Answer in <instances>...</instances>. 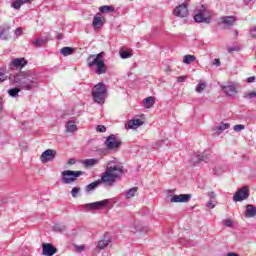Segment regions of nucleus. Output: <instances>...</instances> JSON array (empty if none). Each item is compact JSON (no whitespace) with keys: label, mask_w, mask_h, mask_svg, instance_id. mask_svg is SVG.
Instances as JSON below:
<instances>
[{"label":"nucleus","mask_w":256,"mask_h":256,"mask_svg":"<svg viewBox=\"0 0 256 256\" xmlns=\"http://www.w3.org/2000/svg\"><path fill=\"white\" fill-rule=\"evenodd\" d=\"M57 253V248L51 243L42 244V255L44 256H54Z\"/></svg>","instance_id":"4468645a"},{"label":"nucleus","mask_w":256,"mask_h":256,"mask_svg":"<svg viewBox=\"0 0 256 256\" xmlns=\"http://www.w3.org/2000/svg\"><path fill=\"white\" fill-rule=\"evenodd\" d=\"M212 65H215V67H221V60H219V58H215Z\"/></svg>","instance_id":"37998d69"},{"label":"nucleus","mask_w":256,"mask_h":256,"mask_svg":"<svg viewBox=\"0 0 256 256\" xmlns=\"http://www.w3.org/2000/svg\"><path fill=\"white\" fill-rule=\"evenodd\" d=\"M85 172L83 171H72V170H64L62 171V183L65 185H71V183H75L78 177L84 175Z\"/></svg>","instance_id":"39448f33"},{"label":"nucleus","mask_w":256,"mask_h":256,"mask_svg":"<svg viewBox=\"0 0 256 256\" xmlns=\"http://www.w3.org/2000/svg\"><path fill=\"white\" fill-rule=\"evenodd\" d=\"M195 59V55H185L183 58V63H185V65H191Z\"/></svg>","instance_id":"72a5a7b5"},{"label":"nucleus","mask_w":256,"mask_h":256,"mask_svg":"<svg viewBox=\"0 0 256 256\" xmlns=\"http://www.w3.org/2000/svg\"><path fill=\"white\" fill-rule=\"evenodd\" d=\"M185 79H187V76H179V77H177L178 83H184Z\"/></svg>","instance_id":"49530a36"},{"label":"nucleus","mask_w":256,"mask_h":256,"mask_svg":"<svg viewBox=\"0 0 256 256\" xmlns=\"http://www.w3.org/2000/svg\"><path fill=\"white\" fill-rule=\"evenodd\" d=\"M230 51H233V49H230Z\"/></svg>","instance_id":"680f3d73"},{"label":"nucleus","mask_w":256,"mask_h":256,"mask_svg":"<svg viewBox=\"0 0 256 256\" xmlns=\"http://www.w3.org/2000/svg\"><path fill=\"white\" fill-rule=\"evenodd\" d=\"M245 5H251V3H255V0H244Z\"/></svg>","instance_id":"603ef678"},{"label":"nucleus","mask_w":256,"mask_h":256,"mask_svg":"<svg viewBox=\"0 0 256 256\" xmlns=\"http://www.w3.org/2000/svg\"><path fill=\"white\" fill-rule=\"evenodd\" d=\"M222 91H224L226 95H229V97H233V95L237 93L235 86H224L222 87Z\"/></svg>","instance_id":"5701e85b"},{"label":"nucleus","mask_w":256,"mask_h":256,"mask_svg":"<svg viewBox=\"0 0 256 256\" xmlns=\"http://www.w3.org/2000/svg\"><path fill=\"white\" fill-rule=\"evenodd\" d=\"M75 50L72 47H63L60 49V54L63 55L64 57H68V55H73Z\"/></svg>","instance_id":"cd10ccee"},{"label":"nucleus","mask_w":256,"mask_h":256,"mask_svg":"<svg viewBox=\"0 0 256 256\" xmlns=\"http://www.w3.org/2000/svg\"><path fill=\"white\" fill-rule=\"evenodd\" d=\"M244 99H256V92L245 93Z\"/></svg>","instance_id":"4c0bfd02"},{"label":"nucleus","mask_w":256,"mask_h":256,"mask_svg":"<svg viewBox=\"0 0 256 256\" xmlns=\"http://www.w3.org/2000/svg\"><path fill=\"white\" fill-rule=\"evenodd\" d=\"M143 103H144L145 109H151V107L155 105V97L153 96L147 97L143 100Z\"/></svg>","instance_id":"b1692460"},{"label":"nucleus","mask_w":256,"mask_h":256,"mask_svg":"<svg viewBox=\"0 0 256 256\" xmlns=\"http://www.w3.org/2000/svg\"><path fill=\"white\" fill-rule=\"evenodd\" d=\"M47 43V38H37L36 40L32 41L34 47H43Z\"/></svg>","instance_id":"c756f323"},{"label":"nucleus","mask_w":256,"mask_h":256,"mask_svg":"<svg viewBox=\"0 0 256 256\" xmlns=\"http://www.w3.org/2000/svg\"><path fill=\"white\" fill-rule=\"evenodd\" d=\"M20 147H23L24 151H27V142L20 144Z\"/></svg>","instance_id":"864d4df0"},{"label":"nucleus","mask_w":256,"mask_h":256,"mask_svg":"<svg viewBox=\"0 0 256 256\" xmlns=\"http://www.w3.org/2000/svg\"><path fill=\"white\" fill-rule=\"evenodd\" d=\"M7 79H8L7 74H5V72L0 71V83L7 81Z\"/></svg>","instance_id":"a19ab883"},{"label":"nucleus","mask_w":256,"mask_h":256,"mask_svg":"<svg viewBox=\"0 0 256 256\" xmlns=\"http://www.w3.org/2000/svg\"><path fill=\"white\" fill-rule=\"evenodd\" d=\"M206 207H208V209H215V204L210 200L207 202Z\"/></svg>","instance_id":"a18cd8bd"},{"label":"nucleus","mask_w":256,"mask_h":256,"mask_svg":"<svg viewBox=\"0 0 256 256\" xmlns=\"http://www.w3.org/2000/svg\"><path fill=\"white\" fill-rule=\"evenodd\" d=\"M222 224L225 227H233V220L231 218H226L225 220L222 221Z\"/></svg>","instance_id":"c9c22d12"},{"label":"nucleus","mask_w":256,"mask_h":256,"mask_svg":"<svg viewBox=\"0 0 256 256\" xmlns=\"http://www.w3.org/2000/svg\"><path fill=\"white\" fill-rule=\"evenodd\" d=\"M250 35L252 39H256V26L250 29Z\"/></svg>","instance_id":"79ce46f5"},{"label":"nucleus","mask_w":256,"mask_h":256,"mask_svg":"<svg viewBox=\"0 0 256 256\" xmlns=\"http://www.w3.org/2000/svg\"><path fill=\"white\" fill-rule=\"evenodd\" d=\"M123 175V165L117 163L115 160H111L107 163L106 170L101 174V179L94 181L86 186V193L95 191L98 186L103 183L105 187H113L117 179H120Z\"/></svg>","instance_id":"f03ea898"},{"label":"nucleus","mask_w":256,"mask_h":256,"mask_svg":"<svg viewBox=\"0 0 256 256\" xmlns=\"http://www.w3.org/2000/svg\"><path fill=\"white\" fill-rule=\"evenodd\" d=\"M235 35H239V32L237 30L235 31Z\"/></svg>","instance_id":"052dcab7"},{"label":"nucleus","mask_w":256,"mask_h":256,"mask_svg":"<svg viewBox=\"0 0 256 256\" xmlns=\"http://www.w3.org/2000/svg\"><path fill=\"white\" fill-rule=\"evenodd\" d=\"M55 157H57V151L47 149L41 154L40 161L41 163H49L50 161H53Z\"/></svg>","instance_id":"9d476101"},{"label":"nucleus","mask_w":256,"mask_h":256,"mask_svg":"<svg viewBox=\"0 0 256 256\" xmlns=\"http://www.w3.org/2000/svg\"><path fill=\"white\" fill-rule=\"evenodd\" d=\"M191 194L173 195L170 199L171 203H189L191 201Z\"/></svg>","instance_id":"f8f14e48"},{"label":"nucleus","mask_w":256,"mask_h":256,"mask_svg":"<svg viewBox=\"0 0 256 256\" xmlns=\"http://www.w3.org/2000/svg\"><path fill=\"white\" fill-rule=\"evenodd\" d=\"M15 35H17L18 37H21L23 35V29L21 27L17 28L15 30Z\"/></svg>","instance_id":"c03bdc74"},{"label":"nucleus","mask_w":256,"mask_h":256,"mask_svg":"<svg viewBox=\"0 0 256 256\" xmlns=\"http://www.w3.org/2000/svg\"><path fill=\"white\" fill-rule=\"evenodd\" d=\"M3 203H7V199L3 198V196H0V205Z\"/></svg>","instance_id":"5fc2aeb1"},{"label":"nucleus","mask_w":256,"mask_h":256,"mask_svg":"<svg viewBox=\"0 0 256 256\" xmlns=\"http://www.w3.org/2000/svg\"><path fill=\"white\" fill-rule=\"evenodd\" d=\"M100 13H113L115 11L114 6L104 5L99 8Z\"/></svg>","instance_id":"7c9ffc66"},{"label":"nucleus","mask_w":256,"mask_h":256,"mask_svg":"<svg viewBox=\"0 0 256 256\" xmlns=\"http://www.w3.org/2000/svg\"><path fill=\"white\" fill-rule=\"evenodd\" d=\"M9 29H11L10 27H2L1 31H0V39H2V41H7V39H9Z\"/></svg>","instance_id":"a878e982"},{"label":"nucleus","mask_w":256,"mask_h":256,"mask_svg":"<svg viewBox=\"0 0 256 256\" xmlns=\"http://www.w3.org/2000/svg\"><path fill=\"white\" fill-rule=\"evenodd\" d=\"M226 256H239L237 253L229 252Z\"/></svg>","instance_id":"4d7b16f0"},{"label":"nucleus","mask_w":256,"mask_h":256,"mask_svg":"<svg viewBox=\"0 0 256 256\" xmlns=\"http://www.w3.org/2000/svg\"><path fill=\"white\" fill-rule=\"evenodd\" d=\"M163 145V141H159L155 143V149H159V147H161Z\"/></svg>","instance_id":"de8ad7c7"},{"label":"nucleus","mask_w":256,"mask_h":256,"mask_svg":"<svg viewBox=\"0 0 256 256\" xmlns=\"http://www.w3.org/2000/svg\"><path fill=\"white\" fill-rule=\"evenodd\" d=\"M11 85L15 88L8 90L10 97H17L22 91H33L39 87V76L31 70L20 71L16 74H10L8 77Z\"/></svg>","instance_id":"f257e3e1"},{"label":"nucleus","mask_w":256,"mask_h":256,"mask_svg":"<svg viewBox=\"0 0 256 256\" xmlns=\"http://www.w3.org/2000/svg\"><path fill=\"white\" fill-rule=\"evenodd\" d=\"M196 23H211L210 17H205V11L201 10L194 16Z\"/></svg>","instance_id":"f3484780"},{"label":"nucleus","mask_w":256,"mask_h":256,"mask_svg":"<svg viewBox=\"0 0 256 256\" xmlns=\"http://www.w3.org/2000/svg\"><path fill=\"white\" fill-rule=\"evenodd\" d=\"M76 162L77 161L75 159L71 158L68 160V165H75Z\"/></svg>","instance_id":"3c124183"},{"label":"nucleus","mask_w":256,"mask_h":256,"mask_svg":"<svg viewBox=\"0 0 256 256\" xmlns=\"http://www.w3.org/2000/svg\"><path fill=\"white\" fill-rule=\"evenodd\" d=\"M137 189V187H133L127 190L125 194V199H133V197H135V195L137 194Z\"/></svg>","instance_id":"c85d7f7f"},{"label":"nucleus","mask_w":256,"mask_h":256,"mask_svg":"<svg viewBox=\"0 0 256 256\" xmlns=\"http://www.w3.org/2000/svg\"><path fill=\"white\" fill-rule=\"evenodd\" d=\"M120 57L121 59H129V57H133V53L129 51H123L122 53H120Z\"/></svg>","instance_id":"f704fd0d"},{"label":"nucleus","mask_w":256,"mask_h":256,"mask_svg":"<svg viewBox=\"0 0 256 256\" xmlns=\"http://www.w3.org/2000/svg\"><path fill=\"white\" fill-rule=\"evenodd\" d=\"M255 82V76H251L247 79V83H254Z\"/></svg>","instance_id":"8fccbe9b"},{"label":"nucleus","mask_w":256,"mask_h":256,"mask_svg":"<svg viewBox=\"0 0 256 256\" xmlns=\"http://www.w3.org/2000/svg\"><path fill=\"white\" fill-rule=\"evenodd\" d=\"M203 161L204 163H207L209 161V154L207 151L201 152V153H194L191 155L189 162L192 165H197V163H201Z\"/></svg>","instance_id":"6e6552de"},{"label":"nucleus","mask_w":256,"mask_h":256,"mask_svg":"<svg viewBox=\"0 0 256 256\" xmlns=\"http://www.w3.org/2000/svg\"><path fill=\"white\" fill-rule=\"evenodd\" d=\"M229 127H231L229 123L217 124L212 128V135L214 137H219V135H221V133H223V131H225L226 129H229Z\"/></svg>","instance_id":"ddd939ff"},{"label":"nucleus","mask_w":256,"mask_h":256,"mask_svg":"<svg viewBox=\"0 0 256 256\" xmlns=\"http://www.w3.org/2000/svg\"><path fill=\"white\" fill-rule=\"evenodd\" d=\"M233 129H234V131H235L236 133H239V131H243V129H245V125H243V124H238V125H235V126L233 127Z\"/></svg>","instance_id":"58836bf2"},{"label":"nucleus","mask_w":256,"mask_h":256,"mask_svg":"<svg viewBox=\"0 0 256 256\" xmlns=\"http://www.w3.org/2000/svg\"><path fill=\"white\" fill-rule=\"evenodd\" d=\"M1 109H3V104H1V102H0V111H1Z\"/></svg>","instance_id":"bf43d9fd"},{"label":"nucleus","mask_w":256,"mask_h":256,"mask_svg":"<svg viewBox=\"0 0 256 256\" xmlns=\"http://www.w3.org/2000/svg\"><path fill=\"white\" fill-rule=\"evenodd\" d=\"M235 21L234 16H223L220 18L218 25H222L223 29H231L235 25Z\"/></svg>","instance_id":"9b49d317"},{"label":"nucleus","mask_w":256,"mask_h":256,"mask_svg":"<svg viewBox=\"0 0 256 256\" xmlns=\"http://www.w3.org/2000/svg\"><path fill=\"white\" fill-rule=\"evenodd\" d=\"M175 17H187L189 15V9L187 8V4L179 5L174 9Z\"/></svg>","instance_id":"dca6fc26"},{"label":"nucleus","mask_w":256,"mask_h":256,"mask_svg":"<svg viewBox=\"0 0 256 256\" xmlns=\"http://www.w3.org/2000/svg\"><path fill=\"white\" fill-rule=\"evenodd\" d=\"M208 196L210 197V199H215V197H217V194H215V192H209Z\"/></svg>","instance_id":"09e8293b"},{"label":"nucleus","mask_w":256,"mask_h":256,"mask_svg":"<svg viewBox=\"0 0 256 256\" xmlns=\"http://www.w3.org/2000/svg\"><path fill=\"white\" fill-rule=\"evenodd\" d=\"M109 199L88 203L83 206V209H86V211H97L99 209H104V207H107L109 204Z\"/></svg>","instance_id":"0eeeda50"},{"label":"nucleus","mask_w":256,"mask_h":256,"mask_svg":"<svg viewBox=\"0 0 256 256\" xmlns=\"http://www.w3.org/2000/svg\"><path fill=\"white\" fill-rule=\"evenodd\" d=\"M99 159L90 158L82 161V165H84L85 169H91V167H95V165H99Z\"/></svg>","instance_id":"6ab92c4d"},{"label":"nucleus","mask_w":256,"mask_h":256,"mask_svg":"<svg viewBox=\"0 0 256 256\" xmlns=\"http://www.w3.org/2000/svg\"><path fill=\"white\" fill-rule=\"evenodd\" d=\"M207 88V83L200 81L198 85L195 88L196 93H203L205 89Z\"/></svg>","instance_id":"2f4dec72"},{"label":"nucleus","mask_w":256,"mask_h":256,"mask_svg":"<svg viewBox=\"0 0 256 256\" xmlns=\"http://www.w3.org/2000/svg\"><path fill=\"white\" fill-rule=\"evenodd\" d=\"M105 52H100L98 54H91L87 58V67L90 69L95 68L96 75H105L107 73V65L103 59Z\"/></svg>","instance_id":"7ed1b4c3"},{"label":"nucleus","mask_w":256,"mask_h":256,"mask_svg":"<svg viewBox=\"0 0 256 256\" xmlns=\"http://www.w3.org/2000/svg\"><path fill=\"white\" fill-rule=\"evenodd\" d=\"M122 143L121 139L117 138L115 134H112L106 138L104 145L109 151H115V149H119L121 147Z\"/></svg>","instance_id":"423d86ee"},{"label":"nucleus","mask_w":256,"mask_h":256,"mask_svg":"<svg viewBox=\"0 0 256 256\" xmlns=\"http://www.w3.org/2000/svg\"><path fill=\"white\" fill-rule=\"evenodd\" d=\"M79 193H81V188L79 187H73L71 190V195L72 197H77V195H79Z\"/></svg>","instance_id":"e433bc0d"},{"label":"nucleus","mask_w":256,"mask_h":256,"mask_svg":"<svg viewBox=\"0 0 256 256\" xmlns=\"http://www.w3.org/2000/svg\"><path fill=\"white\" fill-rule=\"evenodd\" d=\"M66 131L67 133H75V131H77V125L75 124V121H68L66 123Z\"/></svg>","instance_id":"393cba45"},{"label":"nucleus","mask_w":256,"mask_h":256,"mask_svg":"<svg viewBox=\"0 0 256 256\" xmlns=\"http://www.w3.org/2000/svg\"><path fill=\"white\" fill-rule=\"evenodd\" d=\"M104 22L103 19L101 18V14H96L94 16L93 22H92V26L94 29H101V27H103Z\"/></svg>","instance_id":"aec40b11"},{"label":"nucleus","mask_w":256,"mask_h":256,"mask_svg":"<svg viewBox=\"0 0 256 256\" xmlns=\"http://www.w3.org/2000/svg\"><path fill=\"white\" fill-rule=\"evenodd\" d=\"M27 63L25 58H15L10 62V69H23Z\"/></svg>","instance_id":"2eb2a0df"},{"label":"nucleus","mask_w":256,"mask_h":256,"mask_svg":"<svg viewBox=\"0 0 256 256\" xmlns=\"http://www.w3.org/2000/svg\"><path fill=\"white\" fill-rule=\"evenodd\" d=\"M96 131H97L98 133H105V131H107V127H105L104 125H98V126L96 127Z\"/></svg>","instance_id":"ea45409f"},{"label":"nucleus","mask_w":256,"mask_h":256,"mask_svg":"<svg viewBox=\"0 0 256 256\" xmlns=\"http://www.w3.org/2000/svg\"><path fill=\"white\" fill-rule=\"evenodd\" d=\"M109 243H111V238H104L98 242L97 247L98 249H106L109 247Z\"/></svg>","instance_id":"bb28decb"},{"label":"nucleus","mask_w":256,"mask_h":256,"mask_svg":"<svg viewBox=\"0 0 256 256\" xmlns=\"http://www.w3.org/2000/svg\"><path fill=\"white\" fill-rule=\"evenodd\" d=\"M92 97L95 103L103 105L107 99V85L103 82L96 84L92 90Z\"/></svg>","instance_id":"20e7f679"},{"label":"nucleus","mask_w":256,"mask_h":256,"mask_svg":"<svg viewBox=\"0 0 256 256\" xmlns=\"http://www.w3.org/2000/svg\"><path fill=\"white\" fill-rule=\"evenodd\" d=\"M143 120L137 118V119H132L128 121V129H139L141 125H143Z\"/></svg>","instance_id":"412c9836"},{"label":"nucleus","mask_w":256,"mask_h":256,"mask_svg":"<svg viewBox=\"0 0 256 256\" xmlns=\"http://www.w3.org/2000/svg\"><path fill=\"white\" fill-rule=\"evenodd\" d=\"M66 229L67 227L62 224H55L53 226V231H55L56 233H65Z\"/></svg>","instance_id":"473e14b6"},{"label":"nucleus","mask_w":256,"mask_h":256,"mask_svg":"<svg viewBox=\"0 0 256 256\" xmlns=\"http://www.w3.org/2000/svg\"><path fill=\"white\" fill-rule=\"evenodd\" d=\"M31 1L33 0H14L12 3H11V7L13 9H21V6L22 5H25V3H31Z\"/></svg>","instance_id":"4be33fe9"},{"label":"nucleus","mask_w":256,"mask_h":256,"mask_svg":"<svg viewBox=\"0 0 256 256\" xmlns=\"http://www.w3.org/2000/svg\"><path fill=\"white\" fill-rule=\"evenodd\" d=\"M244 216L246 219H251L256 216V206L253 204H248L246 206L245 214Z\"/></svg>","instance_id":"a211bd4d"},{"label":"nucleus","mask_w":256,"mask_h":256,"mask_svg":"<svg viewBox=\"0 0 256 256\" xmlns=\"http://www.w3.org/2000/svg\"><path fill=\"white\" fill-rule=\"evenodd\" d=\"M77 249H78V251H84V249H85V246H83V245H81V246H78V247H77Z\"/></svg>","instance_id":"6e6d98bb"},{"label":"nucleus","mask_w":256,"mask_h":256,"mask_svg":"<svg viewBox=\"0 0 256 256\" xmlns=\"http://www.w3.org/2000/svg\"><path fill=\"white\" fill-rule=\"evenodd\" d=\"M58 39H63V34L62 33L58 34Z\"/></svg>","instance_id":"13d9d810"},{"label":"nucleus","mask_w":256,"mask_h":256,"mask_svg":"<svg viewBox=\"0 0 256 256\" xmlns=\"http://www.w3.org/2000/svg\"><path fill=\"white\" fill-rule=\"evenodd\" d=\"M245 199H249V187L247 186H243L233 196V200L236 202L245 201Z\"/></svg>","instance_id":"1a4fd4ad"}]
</instances>
